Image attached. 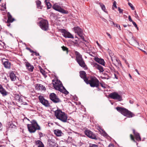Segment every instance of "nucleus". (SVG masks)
<instances>
[{
	"instance_id": "f257e3e1",
	"label": "nucleus",
	"mask_w": 147,
	"mask_h": 147,
	"mask_svg": "<svg viewBox=\"0 0 147 147\" xmlns=\"http://www.w3.org/2000/svg\"><path fill=\"white\" fill-rule=\"evenodd\" d=\"M54 88L55 90H59V91L67 94L69 92L63 86L61 82L58 79H54L52 80Z\"/></svg>"
},
{
	"instance_id": "f03ea898",
	"label": "nucleus",
	"mask_w": 147,
	"mask_h": 147,
	"mask_svg": "<svg viewBox=\"0 0 147 147\" xmlns=\"http://www.w3.org/2000/svg\"><path fill=\"white\" fill-rule=\"evenodd\" d=\"M55 115L56 117L62 122L65 123L67 122L68 117L67 115L65 112H63L60 110H57L55 111Z\"/></svg>"
},
{
	"instance_id": "7ed1b4c3",
	"label": "nucleus",
	"mask_w": 147,
	"mask_h": 147,
	"mask_svg": "<svg viewBox=\"0 0 147 147\" xmlns=\"http://www.w3.org/2000/svg\"><path fill=\"white\" fill-rule=\"evenodd\" d=\"M116 109L117 111L120 112L122 115L129 118H131L135 116V115L130 111L125 108L117 107Z\"/></svg>"
},
{
	"instance_id": "20e7f679",
	"label": "nucleus",
	"mask_w": 147,
	"mask_h": 147,
	"mask_svg": "<svg viewBox=\"0 0 147 147\" xmlns=\"http://www.w3.org/2000/svg\"><path fill=\"white\" fill-rule=\"evenodd\" d=\"M74 53L76 55V60L80 66L83 68L87 69L82 55L77 51H74Z\"/></svg>"
},
{
	"instance_id": "39448f33",
	"label": "nucleus",
	"mask_w": 147,
	"mask_h": 147,
	"mask_svg": "<svg viewBox=\"0 0 147 147\" xmlns=\"http://www.w3.org/2000/svg\"><path fill=\"white\" fill-rule=\"evenodd\" d=\"M86 83L87 84H90L91 87H98L99 85V81L95 77L91 76Z\"/></svg>"
},
{
	"instance_id": "423d86ee",
	"label": "nucleus",
	"mask_w": 147,
	"mask_h": 147,
	"mask_svg": "<svg viewBox=\"0 0 147 147\" xmlns=\"http://www.w3.org/2000/svg\"><path fill=\"white\" fill-rule=\"evenodd\" d=\"M39 24L40 28L43 30L47 31L48 29L49 23L47 20L42 18Z\"/></svg>"
},
{
	"instance_id": "0eeeda50",
	"label": "nucleus",
	"mask_w": 147,
	"mask_h": 147,
	"mask_svg": "<svg viewBox=\"0 0 147 147\" xmlns=\"http://www.w3.org/2000/svg\"><path fill=\"white\" fill-rule=\"evenodd\" d=\"M109 96L112 99L117 100L119 101H121L122 100V96L116 92L110 93L109 94Z\"/></svg>"
},
{
	"instance_id": "6e6552de",
	"label": "nucleus",
	"mask_w": 147,
	"mask_h": 147,
	"mask_svg": "<svg viewBox=\"0 0 147 147\" xmlns=\"http://www.w3.org/2000/svg\"><path fill=\"white\" fill-rule=\"evenodd\" d=\"M49 98L51 100L55 103H59L61 101L60 99L54 93H51L49 95Z\"/></svg>"
},
{
	"instance_id": "1a4fd4ad",
	"label": "nucleus",
	"mask_w": 147,
	"mask_h": 147,
	"mask_svg": "<svg viewBox=\"0 0 147 147\" xmlns=\"http://www.w3.org/2000/svg\"><path fill=\"white\" fill-rule=\"evenodd\" d=\"M62 35L65 38H73L74 36L70 33L67 32L65 29H61L60 30Z\"/></svg>"
},
{
	"instance_id": "9d476101",
	"label": "nucleus",
	"mask_w": 147,
	"mask_h": 147,
	"mask_svg": "<svg viewBox=\"0 0 147 147\" xmlns=\"http://www.w3.org/2000/svg\"><path fill=\"white\" fill-rule=\"evenodd\" d=\"M38 99L40 102L45 107H48L50 106V104L49 101L45 99L43 96H39L38 97Z\"/></svg>"
},
{
	"instance_id": "9b49d317",
	"label": "nucleus",
	"mask_w": 147,
	"mask_h": 147,
	"mask_svg": "<svg viewBox=\"0 0 147 147\" xmlns=\"http://www.w3.org/2000/svg\"><path fill=\"white\" fill-rule=\"evenodd\" d=\"M53 8L55 10L62 13H67V12L66 10L62 8L61 7L59 6L57 3L53 5Z\"/></svg>"
},
{
	"instance_id": "f8f14e48",
	"label": "nucleus",
	"mask_w": 147,
	"mask_h": 147,
	"mask_svg": "<svg viewBox=\"0 0 147 147\" xmlns=\"http://www.w3.org/2000/svg\"><path fill=\"white\" fill-rule=\"evenodd\" d=\"M85 134L89 138L95 140H97V138L96 137L95 134L91 131L89 130H86L85 131Z\"/></svg>"
},
{
	"instance_id": "ddd939ff",
	"label": "nucleus",
	"mask_w": 147,
	"mask_h": 147,
	"mask_svg": "<svg viewBox=\"0 0 147 147\" xmlns=\"http://www.w3.org/2000/svg\"><path fill=\"white\" fill-rule=\"evenodd\" d=\"M27 127L30 133H34L36 130H38L37 129L38 128V127L30 124H28Z\"/></svg>"
},
{
	"instance_id": "4468645a",
	"label": "nucleus",
	"mask_w": 147,
	"mask_h": 147,
	"mask_svg": "<svg viewBox=\"0 0 147 147\" xmlns=\"http://www.w3.org/2000/svg\"><path fill=\"white\" fill-rule=\"evenodd\" d=\"M92 65H93V67L98 69L100 73L103 72L104 71V70L103 67L101 65L95 62H93Z\"/></svg>"
},
{
	"instance_id": "2eb2a0df",
	"label": "nucleus",
	"mask_w": 147,
	"mask_h": 147,
	"mask_svg": "<svg viewBox=\"0 0 147 147\" xmlns=\"http://www.w3.org/2000/svg\"><path fill=\"white\" fill-rule=\"evenodd\" d=\"M80 77L84 80L86 83L88 79L86 77V72L84 71H81L80 72Z\"/></svg>"
},
{
	"instance_id": "dca6fc26",
	"label": "nucleus",
	"mask_w": 147,
	"mask_h": 147,
	"mask_svg": "<svg viewBox=\"0 0 147 147\" xmlns=\"http://www.w3.org/2000/svg\"><path fill=\"white\" fill-rule=\"evenodd\" d=\"M5 61H3V65L4 67L7 69H10L11 67V63L7 60L5 59Z\"/></svg>"
},
{
	"instance_id": "f3484780",
	"label": "nucleus",
	"mask_w": 147,
	"mask_h": 147,
	"mask_svg": "<svg viewBox=\"0 0 147 147\" xmlns=\"http://www.w3.org/2000/svg\"><path fill=\"white\" fill-rule=\"evenodd\" d=\"M94 60L96 61L101 64V65L105 66V62L103 59L100 58H99L98 57H96L94 58Z\"/></svg>"
},
{
	"instance_id": "a211bd4d",
	"label": "nucleus",
	"mask_w": 147,
	"mask_h": 147,
	"mask_svg": "<svg viewBox=\"0 0 147 147\" xmlns=\"http://www.w3.org/2000/svg\"><path fill=\"white\" fill-rule=\"evenodd\" d=\"M129 43L131 45L136 46L137 45H138L139 44L137 41L134 39L133 37H132L129 40Z\"/></svg>"
},
{
	"instance_id": "6ab92c4d",
	"label": "nucleus",
	"mask_w": 147,
	"mask_h": 147,
	"mask_svg": "<svg viewBox=\"0 0 147 147\" xmlns=\"http://www.w3.org/2000/svg\"><path fill=\"white\" fill-rule=\"evenodd\" d=\"M0 93L3 96H6L8 93L1 84H0Z\"/></svg>"
},
{
	"instance_id": "aec40b11",
	"label": "nucleus",
	"mask_w": 147,
	"mask_h": 147,
	"mask_svg": "<svg viewBox=\"0 0 147 147\" xmlns=\"http://www.w3.org/2000/svg\"><path fill=\"white\" fill-rule=\"evenodd\" d=\"M132 131L136 140L138 141H141V138L138 132H136L134 129H133Z\"/></svg>"
},
{
	"instance_id": "412c9836",
	"label": "nucleus",
	"mask_w": 147,
	"mask_h": 147,
	"mask_svg": "<svg viewBox=\"0 0 147 147\" xmlns=\"http://www.w3.org/2000/svg\"><path fill=\"white\" fill-rule=\"evenodd\" d=\"M26 66L28 70L30 71H32L34 69V67L33 65H31L29 63L25 62Z\"/></svg>"
},
{
	"instance_id": "4be33fe9",
	"label": "nucleus",
	"mask_w": 147,
	"mask_h": 147,
	"mask_svg": "<svg viewBox=\"0 0 147 147\" xmlns=\"http://www.w3.org/2000/svg\"><path fill=\"white\" fill-rule=\"evenodd\" d=\"M9 77L12 81H15L16 79V76L13 71H11L9 74Z\"/></svg>"
},
{
	"instance_id": "5701e85b",
	"label": "nucleus",
	"mask_w": 147,
	"mask_h": 147,
	"mask_svg": "<svg viewBox=\"0 0 147 147\" xmlns=\"http://www.w3.org/2000/svg\"><path fill=\"white\" fill-rule=\"evenodd\" d=\"M31 124H30V125H34L36 126V127H38V128L37 129H38V130H41V128L40 126L38 125V123H37L36 121L34 120H33L31 121Z\"/></svg>"
},
{
	"instance_id": "b1692460",
	"label": "nucleus",
	"mask_w": 147,
	"mask_h": 147,
	"mask_svg": "<svg viewBox=\"0 0 147 147\" xmlns=\"http://www.w3.org/2000/svg\"><path fill=\"white\" fill-rule=\"evenodd\" d=\"M54 134L57 136H60L63 134L62 131L59 129H56L54 131Z\"/></svg>"
},
{
	"instance_id": "393cba45",
	"label": "nucleus",
	"mask_w": 147,
	"mask_h": 147,
	"mask_svg": "<svg viewBox=\"0 0 147 147\" xmlns=\"http://www.w3.org/2000/svg\"><path fill=\"white\" fill-rule=\"evenodd\" d=\"M8 19L7 20V23L9 22H12L15 19L12 18V17L9 12L7 13Z\"/></svg>"
},
{
	"instance_id": "a878e982",
	"label": "nucleus",
	"mask_w": 147,
	"mask_h": 147,
	"mask_svg": "<svg viewBox=\"0 0 147 147\" xmlns=\"http://www.w3.org/2000/svg\"><path fill=\"white\" fill-rule=\"evenodd\" d=\"M74 29L75 32L77 33L78 34L82 32V30L79 27H74Z\"/></svg>"
},
{
	"instance_id": "bb28decb",
	"label": "nucleus",
	"mask_w": 147,
	"mask_h": 147,
	"mask_svg": "<svg viewBox=\"0 0 147 147\" xmlns=\"http://www.w3.org/2000/svg\"><path fill=\"white\" fill-rule=\"evenodd\" d=\"M36 4L37 8L39 9H42L41 3V1L39 0H37L36 1Z\"/></svg>"
},
{
	"instance_id": "cd10ccee",
	"label": "nucleus",
	"mask_w": 147,
	"mask_h": 147,
	"mask_svg": "<svg viewBox=\"0 0 147 147\" xmlns=\"http://www.w3.org/2000/svg\"><path fill=\"white\" fill-rule=\"evenodd\" d=\"M37 86H38V87L40 90H43L44 91H45L46 90V88L45 86L42 84H37Z\"/></svg>"
},
{
	"instance_id": "c85d7f7f",
	"label": "nucleus",
	"mask_w": 147,
	"mask_h": 147,
	"mask_svg": "<svg viewBox=\"0 0 147 147\" xmlns=\"http://www.w3.org/2000/svg\"><path fill=\"white\" fill-rule=\"evenodd\" d=\"M108 67L110 69L111 71L112 72L114 73H118V71H115V68L114 67L112 66L111 65H110L108 66Z\"/></svg>"
},
{
	"instance_id": "c756f323",
	"label": "nucleus",
	"mask_w": 147,
	"mask_h": 147,
	"mask_svg": "<svg viewBox=\"0 0 147 147\" xmlns=\"http://www.w3.org/2000/svg\"><path fill=\"white\" fill-rule=\"evenodd\" d=\"M45 3L47 6V9H49L51 8V5L49 1H47V0H45Z\"/></svg>"
},
{
	"instance_id": "7c9ffc66",
	"label": "nucleus",
	"mask_w": 147,
	"mask_h": 147,
	"mask_svg": "<svg viewBox=\"0 0 147 147\" xmlns=\"http://www.w3.org/2000/svg\"><path fill=\"white\" fill-rule=\"evenodd\" d=\"M103 75L105 76L101 77V78L103 79H109V76L106 73H105L103 74Z\"/></svg>"
},
{
	"instance_id": "2f4dec72",
	"label": "nucleus",
	"mask_w": 147,
	"mask_h": 147,
	"mask_svg": "<svg viewBox=\"0 0 147 147\" xmlns=\"http://www.w3.org/2000/svg\"><path fill=\"white\" fill-rule=\"evenodd\" d=\"M39 68L40 72L43 76H45L46 74L45 71L40 66H39Z\"/></svg>"
},
{
	"instance_id": "473e14b6",
	"label": "nucleus",
	"mask_w": 147,
	"mask_h": 147,
	"mask_svg": "<svg viewBox=\"0 0 147 147\" xmlns=\"http://www.w3.org/2000/svg\"><path fill=\"white\" fill-rule=\"evenodd\" d=\"M9 126L10 128H16V126L13 124L12 123H9Z\"/></svg>"
},
{
	"instance_id": "72a5a7b5",
	"label": "nucleus",
	"mask_w": 147,
	"mask_h": 147,
	"mask_svg": "<svg viewBox=\"0 0 147 147\" xmlns=\"http://www.w3.org/2000/svg\"><path fill=\"white\" fill-rule=\"evenodd\" d=\"M99 4L100 5V7H101L102 10L104 11L105 12H106L105 11V5L102 3H99Z\"/></svg>"
},
{
	"instance_id": "f704fd0d",
	"label": "nucleus",
	"mask_w": 147,
	"mask_h": 147,
	"mask_svg": "<svg viewBox=\"0 0 147 147\" xmlns=\"http://www.w3.org/2000/svg\"><path fill=\"white\" fill-rule=\"evenodd\" d=\"M62 49L64 51H66L67 54L68 53V49L66 47L63 46L61 47Z\"/></svg>"
},
{
	"instance_id": "c9c22d12",
	"label": "nucleus",
	"mask_w": 147,
	"mask_h": 147,
	"mask_svg": "<svg viewBox=\"0 0 147 147\" xmlns=\"http://www.w3.org/2000/svg\"><path fill=\"white\" fill-rule=\"evenodd\" d=\"M78 35L80 36V37L82 39L84 40V37L83 36V32H82L81 33H79Z\"/></svg>"
},
{
	"instance_id": "e433bc0d",
	"label": "nucleus",
	"mask_w": 147,
	"mask_h": 147,
	"mask_svg": "<svg viewBox=\"0 0 147 147\" xmlns=\"http://www.w3.org/2000/svg\"><path fill=\"white\" fill-rule=\"evenodd\" d=\"M16 97L17 98H18V100L19 102L22 105V103L23 102L22 99L20 97V96L19 95H16Z\"/></svg>"
},
{
	"instance_id": "4c0bfd02",
	"label": "nucleus",
	"mask_w": 147,
	"mask_h": 147,
	"mask_svg": "<svg viewBox=\"0 0 147 147\" xmlns=\"http://www.w3.org/2000/svg\"><path fill=\"white\" fill-rule=\"evenodd\" d=\"M128 5L131 7V9L132 10H134L135 9L133 5H132V4L130 3L129 2L128 3Z\"/></svg>"
},
{
	"instance_id": "58836bf2",
	"label": "nucleus",
	"mask_w": 147,
	"mask_h": 147,
	"mask_svg": "<svg viewBox=\"0 0 147 147\" xmlns=\"http://www.w3.org/2000/svg\"><path fill=\"white\" fill-rule=\"evenodd\" d=\"M39 137L41 138V137L44 136H45V134H42V132L38 131V132Z\"/></svg>"
},
{
	"instance_id": "ea45409f",
	"label": "nucleus",
	"mask_w": 147,
	"mask_h": 147,
	"mask_svg": "<svg viewBox=\"0 0 147 147\" xmlns=\"http://www.w3.org/2000/svg\"><path fill=\"white\" fill-rule=\"evenodd\" d=\"M130 137L131 138V140L133 141L134 142H136V141L134 139V137L131 134L130 135Z\"/></svg>"
},
{
	"instance_id": "a19ab883",
	"label": "nucleus",
	"mask_w": 147,
	"mask_h": 147,
	"mask_svg": "<svg viewBox=\"0 0 147 147\" xmlns=\"http://www.w3.org/2000/svg\"><path fill=\"white\" fill-rule=\"evenodd\" d=\"M42 142L40 141V140H37L35 142V144L36 145H38L42 143Z\"/></svg>"
},
{
	"instance_id": "79ce46f5",
	"label": "nucleus",
	"mask_w": 147,
	"mask_h": 147,
	"mask_svg": "<svg viewBox=\"0 0 147 147\" xmlns=\"http://www.w3.org/2000/svg\"><path fill=\"white\" fill-rule=\"evenodd\" d=\"M72 42L74 45H78V42L77 40H75L74 41H73Z\"/></svg>"
},
{
	"instance_id": "37998d69",
	"label": "nucleus",
	"mask_w": 147,
	"mask_h": 147,
	"mask_svg": "<svg viewBox=\"0 0 147 147\" xmlns=\"http://www.w3.org/2000/svg\"><path fill=\"white\" fill-rule=\"evenodd\" d=\"M133 24L134 25L135 27L138 30V27L137 26V25L135 22H134V21H133L132 22Z\"/></svg>"
},
{
	"instance_id": "c03bdc74",
	"label": "nucleus",
	"mask_w": 147,
	"mask_h": 147,
	"mask_svg": "<svg viewBox=\"0 0 147 147\" xmlns=\"http://www.w3.org/2000/svg\"><path fill=\"white\" fill-rule=\"evenodd\" d=\"M118 9L120 13H123V10L122 9H121L119 7H118Z\"/></svg>"
},
{
	"instance_id": "a18cd8bd",
	"label": "nucleus",
	"mask_w": 147,
	"mask_h": 147,
	"mask_svg": "<svg viewBox=\"0 0 147 147\" xmlns=\"http://www.w3.org/2000/svg\"><path fill=\"white\" fill-rule=\"evenodd\" d=\"M116 2L115 1H114V2H113V7H114L115 8H117V6H116Z\"/></svg>"
},
{
	"instance_id": "49530a36",
	"label": "nucleus",
	"mask_w": 147,
	"mask_h": 147,
	"mask_svg": "<svg viewBox=\"0 0 147 147\" xmlns=\"http://www.w3.org/2000/svg\"><path fill=\"white\" fill-rule=\"evenodd\" d=\"M115 26L117 28L120 30H121V27L119 25L115 24Z\"/></svg>"
},
{
	"instance_id": "de8ad7c7",
	"label": "nucleus",
	"mask_w": 147,
	"mask_h": 147,
	"mask_svg": "<svg viewBox=\"0 0 147 147\" xmlns=\"http://www.w3.org/2000/svg\"><path fill=\"white\" fill-rule=\"evenodd\" d=\"M89 147H98V146L96 145L92 144L91 145H90Z\"/></svg>"
},
{
	"instance_id": "09e8293b",
	"label": "nucleus",
	"mask_w": 147,
	"mask_h": 147,
	"mask_svg": "<svg viewBox=\"0 0 147 147\" xmlns=\"http://www.w3.org/2000/svg\"><path fill=\"white\" fill-rule=\"evenodd\" d=\"M38 147H44V145L43 144L42 142V144H40L38 145Z\"/></svg>"
},
{
	"instance_id": "8fccbe9b",
	"label": "nucleus",
	"mask_w": 147,
	"mask_h": 147,
	"mask_svg": "<svg viewBox=\"0 0 147 147\" xmlns=\"http://www.w3.org/2000/svg\"><path fill=\"white\" fill-rule=\"evenodd\" d=\"M101 18L102 20L103 21L105 22H107V21L105 18H104L103 17H101Z\"/></svg>"
},
{
	"instance_id": "3c124183",
	"label": "nucleus",
	"mask_w": 147,
	"mask_h": 147,
	"mask_svg": "<svg viewBox=\"0 0 147 147\" xmlns=\"http://www.w3.org/2000/svg\"><path fill=\"white\" fill-rule=\"evenodd\" d=\"M128 19L129 21L130 22H132L133 21H132V19H131V17L130 16H128Z\"/></svg>"
},
{
	"instance_id": "603ef678",
	"label": "nucleus",
	"mask_w": 147,
	"mask_h": 147,
	"mask_svg": "<svg viewBox=\"0 0 147 147\" xmlns=\"http://www.w3.org/2000/svg\"><path fill=\"white\" fill-rule=\"evenodd\" d=\"M109 21L111 22V26L113 25H114V26L115 25V24L113 21H110V20H109Z\"/></svg>"
},
{
	"instance_id": "864d4df0",
	"label": "nucleus",
	"mask_w": 147,
	"mask_h": 147,
	"mask_svg": "<svg viewBox=\"0 0 147 147\" xmlns=\"http://www.w3.org/2000/svg\"><path fill=\"white\" fill-rule=\"evenodd\" d=\"M117 74V73H114V75L115 76V78L116 79H118V77L117 76L116 74Z\"/></svg>"
},
{
	"instance_id": "5fc2aeb1",
	"label": "nucleus",
	"mask_w": 147,
	"mask_h": 147,
	"mask_svg": "<svg viewBox=\"0 0 147 147\" xmlns=\"http://www.w3.org/2000/svg\"><path fill=\"white\" fill-rule=\"evenodd\" d=\"M106 34L110 38H111V35L109 33H108V32H106Z\"/></svg>"
},
{
	"instance_id": "6e6d98bb",
	"label": "nucleus",
	"mask_w": 147,
	"mask_h": 147,
	"mask_svg": "<svg viewBox=\"0 0 147 147\" xmlns=\"http://www.w3.org/2000/svg\"><path fill=\"white\" fill-rule=\"evenodd\" d=\"M135 17L136 18H139V16H138V14H137L136 12V11H135Z\"/></svg>"
},
{
	"instance_id": "4d7b16f0",
	"label": "nucleus",
	"mask_w": 147,
	"mask_h": 147,
	"mask_svg": "<svg viewBox=\"0 0 147 147\" xmlns=\"http://www.w3.org/2000/svg\"><path fill=\"white\" fill-rule=\"evenodd\" d=\"M23 104L24 105H28V104L27 102H23L22 103V105Z\"/></svg>"
},
{
	"instance_id": "13d9d810",
	"label": "nucleus",
	"mask_w": 147,
	"mask_h": 147,
	"mask_svg": "<svg viewBox=\"0 0 147 147\" xmlns=\"http://www.w3.org/2000/svg\"><path fill=\"white\" fill-rule=\"evenodd\" d=\"M34 53H35V54L36 56H39V54L38 53H37L36 52H34Z\"/></svg>"
},
{
	"instance_id": "bf43d9fd",
	"label": "nucleus",
	"mask_w": 147,
	"mask_h": 147,
	"mask_svg": "<svg viewBox=\"0 0 147 147\" xmlns=\"http://www.w3.org/2000/svg\"><path fill=\"white\" fill-rule=\"evenodd\" d=\"M96 43H97V45H98V47H100V46H100V45L98 43V41H96Z\"/></svg>"
},
{
	"instance_id": "052dcab7",
	"label": "nucleus",
	"mask_w": 147,
	"mask_h": 147,
	"mask_svg": "<svg viewBox=\"0 0 147 147\" xmlns=\"http://www.w3.org/2000/svg\"><path fill=\"white\" fill-rule=\"evenodd\" d=\"M109 147H114V145L112 144H110L109 146Z\"/></svg>"
},
{
	"instance_id": "680f3d73",
	"label": "nucleus",
	"mask_w": 147,
	"mask_h": 147,
	"mask_svg": "<svg viewBox=\"0 0 147 147\" xmlns=\"http://www.w3.org/2000/svg\"><path fill=\"white\" fill-rule=\"evenodd\" d=\"M11 23V22H9L8 23H7V26H9L10 25V23Z\"/></svg>"
},
{
	"instance_id": "e2e57ef3",
	"label": "nucleus",
	"mask_w": 147,
	"mask_h": 147,
	"mask_svg": "<svg viewBox=\"0 0 147 147\" xmlns=\"http://www.w3.org/2000/svg\"><path fill=\"white\" fill-rule=\"evenodd\" d=\"M100 85H101V86L102 87H103L104 88H106L105 87V86H103V85L102 84V83H100Z\"/></svg>"
},
{
	"instance_id": "0e129e2a",
	"label": "nucleus",
	"mask_w": 147,
	"mask_h": 147,
	"mask_svg": "<svg viewBox=\"0 0 147 147\" xmlns=\"http://www.w3.org/2000/svg\"><path fill=\"white\" fill-rule=\"evenodd\" d=\"M31 53H33L34 52V51L33 50H32V49H30V51Z\"/></svg>"
},
{
	"instance_id": "69168bd1",
	"label": "nucleus",
	"mask_w": 147,
	"mask_h": 147,
	"mask_svg": "<svg viewBox=\"0 0 147 147\" xmlns=\"http://www.w3.org/2000/svg\"><path fill=\"white\" fill-rule=\"evenodd\" d=\"M26 49H27L28 50H29V51H30V50L31 49L30 48L28 47H26Z\"/></svg>"
},
{
	"instance_id": "338daca9",
	"label": "nucleus",
	"mask_w": 147,
	"mask_h": 147,
	"mask_svg": "<svg viewBox=\"0 0 147 147\" xmlns=\"http://www.w3.org/2000/svg\"><path fill=\"white\" fill-rule=\"evenodd\" d=\"M129 76L131 79H132V76L130 74H129Z\"/></svg>"
},
{
	"instance_id": "774afa93",
	"label": "nucleus",
	"mask_w": 147,
	"mask_h": 147,
	"mask_svg": "<svg viewBox=\"0 0 147 147\" xmlns=\"http://www.w3.org/2000/svg\"><path fill=\"white\" fill-rule=\"evenodd\" d=\"M136 72H137V73H138V74H139V73L138 72V71L137 69H136Z\"/></svg>"
}]
</instances>
